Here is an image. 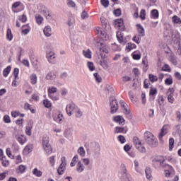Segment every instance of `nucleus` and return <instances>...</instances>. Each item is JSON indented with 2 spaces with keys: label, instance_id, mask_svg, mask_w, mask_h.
<instances>
[{
  "label": "nucleus",
  "instance_id": "nucleus-1",
  "mask_svg": "<svg viewBox=\"0 0 181 181\" xmlns=\"http://www.w3.org/2000/svg\"><path fill=\"white\" fill-rule=\"evenodd\" d=\"M144 141L147 145L151 146V148H156L159 145L158 139L151 133V132H146L144 133Z\"/></svg>",
  "mask_w": 181,
  "mask_h": 181
},
{
  "label": "nucleus",
  "instance_id": "nucleus-2",
  "mask_svg": "<svg viewBox=\"0 0 181 181\" xmlns=\"http://www.w3.org/2000/svg\"><path fill=\"white\" fill-rule=\"evenodd\" d=\"M49 142L50 140L49 139V136H44L42 138V146L47 155H50V153L53 152V149L52 148V146Z\"/></svg>",
  "mask_w": 181,
  "mask_h": 181
},
{
  "label": "nucleus",
  "instance_id": "nucleus-3",
  "mask_svg": "<svg viewBox=\"0 0 181 181\" xmlns=\"http://www.w3.org/2000/svg\"><path fill=\"white\" fill-rule=\"evenodd\" d=\"M153 165L156 169L160 168H166V164L165 163V158L162 156H158L153 160Z\"/></svg>",
  "mask_w": 181,
  "mask_h": 181
},
{
  "label": "nucleus",
  "instance_id": "nucleus-4",
  "mask_svg": "<svg viewBox=\"0 0 181 181\" xmlns=\"http://www.w3.org/2000/svg\"><path fill=\"white\" fill-rule=\"evenodd\" d=\"M78 107H77V105H76V104H74V103H70V104L67 105L66 107V114H68L69 117H71V115H73V114H75Z\"/></svg>",
  "mask_w": 181,
  "mask_h": 181
},
{
  "label": "nucleus",
  "instance_id": "nucleus-5",
  "mask_svg": "<svg viewBox=\"0 0 181 181\" xmlns=\"http://www.w3.org/2000/svg\"><path fill=\"white\" fill-rule=\"evenodd\" d=\"M168 129H169V125L165 124L162 127L160 133L158 134V139H159L160 144H163V136H165V135H166V134H168Z\"/></svg>",
  "mask_w": 181,
  "mask_h": 181
},
{
  "label": "nucleus",
  "instance_id": "nucleus-6",
  "mask_svg": "<svg viewBox=\"0 0 181 181\" xmlns=\"http://www.w3.org/2000/svg\"><path fill=\"white\" fill-rule=\"evenodd\" d=\"M110 105L111 108V113L115 114V112L118 111V102H117V100L110 99Z\"/></svg>",
  "mask_w": 181,
  "mask_h": 181
},
{
  "label": "nucleus",
  "instance_id": "nucleus-7",
  "mask_svg": "<svg viewBox=\"0 0 181 181\" xmlns=\"http://www.w3.org/2000/svg\"><path fill=\"white\" fill-rule=\"evenodd\" d=\"M54 121L57 122L58 124H63V119L64 117H63V114L60 113V112H56L53 116Z\"/></svg>",
  "mask_w": 181,
  "mask_h": 181
},
{
  "label": "nucleus",
  "instance_id": "nucleus-8",
  "mask_svg": "<svg viewBox=\"0 0 181 181\" xmlns=\"http://www.w3.org/2000/svg\"><path fill=\"white\" fill-rule=\"evenodd\" d=\"M168 101L170 104H173L175 103V98H173L174 93H175V89L174 88H169L168 90Z\"/></svg>",
  "mask_w": 181,
  "mask_h": 181
},
{
  "label": "nucleus",
  "instance_id": "nucleus-9",
  "mask_svg": "<svg viewBox=\"0 0 181 181\" xmlns=\"http://www.w3.org/2000/svg\"><path fill=\"white\" fill-rule=\"evenodd\" d=\"M46 57L49 63H54V59H56V54H54V52H50L47 54Z\"/></svg>",
  "mask_w": 181,
  "mask_h": 181
},
{
  "label": "nucleus",
  "instance_id": "nucleus-10",
  "mask_svg": "<svg viewBox=\"0 0 181 181\" xmlns=\"http://www.w3.org/2000/svg\"><path fill=\"white\" fill-rule=\"evenodd\" d=\"M156 94H158V89L155 87H151L149 91V96L152 100H155V97H156Z\"/></svg>",
  "mask_w": 181,
  "mask_h": 181
},
{
  "label": "nucleus",
  "instance_id": "nucleus-11",
  "mask_svg": "<svg viewBox=\"0 0 181 181\" xmlns=\"http://www.w3.org/2000/svg\"><path fill=\"white\" fill-rule=\"evenodd\" d=\"M16 139L19 142L21 145H24L27 141L26 136L23 135H18L16 136Z\"/></svg>",
  "mask_w": 181,
  "mask_h": 181
},
{
  "label": "nucleus",
  "instance_id": "nucleus-12",
  "mask_svg": "<svg viewBox=\"0 0 181 181\" xmlns=\"http://www.w3.org/2000/svg\"><path fill=\"white\" fill-rule=\"evenodd\" d=\"M136 26L139 36H141L142 37H144V36H145V29L141 24H137Z\"/></svg>",
  "mask_w": 181,
  "mask_h": 181
},
{
  "label": "nucleus",
  "instance_id": "nucleus-13",
  "mask_svg": "<svg viewBox=\"0 0 181 181\" xmlns=\"http://www.w3.org/2000/svg\"><path fill=\"white\" fill-rule=\"evenodd\" d=\"M86 169V166L81 163V161H78L76 164V172L78 173H81V172H83V170Z\"/></svg>",
  "mask_w": 181,
  "mask_h": 181
},
{
  "label": "nucleus",
  "instance_id": "nucleus-14",
  "mask_svg": "<svg viewBox=\"0 0 181 181\" xmlns=\"http://www.w3.org/2000/svg\"><path fill=\"white\" fill-rule=\"evenodd\" d=\"M114 122H117V124H119V125H124V124H125V119L122 116L115 117Z\"/></svg>",
  "mask_w": 181,
  "mask_h": 181
},
{
  "label": "nucleus",
  "instance_id": "nucleus-15",
  "mask_svg": "<svg viewBox=\"0 0 181 181\" xmlns=\"http://www.w3.org/2000/svg\"><path fill=\"white\" fill-rule=\"evenodd\" d=\"M100 53H106L107 54L110 52V48L105 44H101L100 47Z\"/></svg>",
  "mask_w": 181,
  "mask_h": 181
},
{
  "label": "nucleus",
  "instance_id": "nucleus-16",
  "mask_svg": "<svg viewBox=\"0 0 181 181\" xmlns=\"http://www.w3.org/2000/svg\"><path fill=\"white\" fill-rule=\"evenodd\" d=\"M122 181H132V178L131 177V175H129L128 173L122 174L121 177Z\"/></svg>",
  "mask_w": 181,
  "mask_h": 181
},
{
  "label": "nucleus",
  "instance_id": "nucleus-17",
  "mask_svg": "<svg viewBox=\"0 0 181 181\" xmlns=\"http://www.w3.org/2000/svg\"><path fill=\"white\" fill-rule=\"evenodd\" d=\"M44 35H45L47 37L52 36V28H50V26L47 25L44 28Z\"/></svg>",
  "mask_w": 181,
  "mask_h": 181
},
{
  "label": "nucleus",
  "instance_id": "nucleus-18",
  "mask_svg": "<svg viewBox=\"0 0 181 181\" xmlns=\"http://www.w3.org/2000/svg\"><path fill=\"white\" fill-rule=\"evenodd\" d=\"M116 36L119 43H122L123 45L125 44V41L124 40V37L122 36V33L121 31H117Z\"/></svg>",
  "mask_w": 181,
  "mask_h": 181
},
{
  "label": "nucleus",
  "instance_id": "nucleus-19",
  "mask_svg": "<svg viewBox=\"0 0 181 181\" xmlns=\"http://www.w3.org/2000/svg\"><path fill=\"white\" fill-rule=\"evenodd\" d=\"M124 114L127 116V118H128V119H132V117H133L132 113L131 112V110L128 108V106L124 107Z\"/></svg>",
  "mask_w": 181,
  "mask_h": 181
},
{
  "label": "nucleus",
  "instance_id": "nucleus-20",
  "mask_svg": "<svg viewBox=\"0 0 181 181\" xmlns=\"http://www.w3.org/2000/svg\"><path fill=\"white\" fill-rule=\"evenodd\" d=\"M146 177L148 180H152V172L151 171V168L147 167L145 170Z\"/></svg>",
  "mask_w": 181,
  "mask_h": 181
},
{
  "label": "nucleus",
  "instance_id": "nucleus-21",
  "mask_svg": "<svg viewBox=\"0 0 181 181\" xmlns=\"http://www.w3.org/2000/svg\"><path fill=\"white\" fill-rule=\"evenodd\" d=\"M30 80L31 84H33V86H35V84H37V76H36V74H32L30 76Z\"/></svg>",
  "mask_w": 181,
  "mask_h": 181
},
{
  "label": "nucleus",
  "instance_id": "nucleus-22",
  "mask_svg": "<svg viewBox=\"0 0 181 181\" xmlns=\"http://www.w3.org/2000/svg\"><path fill=\"white\" fill-rule=\"evenodd\" d=\"M33 128V126L32 124H28L25 127V134L26 135H28V136H30L32 135V129Z\"/></svg>",
  "mask_w": 181,
  "mask_h": 181
},
{
  "label": "nucleus",
  "instance_id": "nucleus-23",
  "mask_svg": "<svg viewBox=\"0 0 181 181\" xmlns=\"http://www.w3.org/2000/svg\"><path fill=\"white\" fill-rule=\"evenodd\" d=\"M21 6V1H16L12 4V11L14 13H18L19 10H17L16 8H19Z\"/></svg>",
  "mask_w": 181,
  "mask_h": 181
},
{
  "label": "nucleus",
  "instance_id": "nucleus-24",
  "mask_svg": "<svg viewBox=\"0 0 181 181\" xmlns=\"http://www.w3.org/2000/svg\"><path fill=\"white\" fill-rule=\"evenodd\" d=\"M151 18L153 19H158L159 18V11L156 9H153L151 11Z\"/></svg>",
  "mask_w": 181,
  "mask_h": 181
},
{
  "label": "nucleus",
  "instance_id": "nucleus-25",
  "mask_svg": "<svg viewBox=\"0 0 181 181\" xmlns=\"http://www.w3.org/2000/svg\"><path fill=\"white\" fill-rule=\"evenodd\" d=\"M6 39L8 40V42H11V40L13 39V35L12 34V30H11V28H8L7 30Z\"/></svg>",
  "mask_w": 181,
  "mask_h": 181
},
{
  "label": "nucleus",
  "instance_id": "nucleus-26",
  "mask_svg": "<svg viewBox=\"0 0 181 181\" xmlns=\"http://www.w3.org/2000/svg\"><path fill=\"white\" fill-rule=\"evenodd\" d=\"M24 109L26 110H29L33 114H35V112H36V110H35V109H33V107H32V105H30L28 103H25Z\"/></svg>",
  "mask_w": 181,
  "mask_h": 181
},
{
  "label": "nucleus",
  "instance_id": "nucleus-27",
  "mask_svg": "<svg viewBox=\"0 0 181 181\" xmlns=\"http://www.w3.org/2000/svg\"><path fill=\"white\" fill-rule=\"evenodd\" d=\"M64 136L68 139H70V138L73 136V130H71V129H66L64 132Z\"/></svg>",
  "mask_w": 181,
  "mask_h": 181
},
{
  "label": "nucleus",
  "instance_id": "nucleus-28",
  "mask_svg": "<svg viewBox=\"0 0 181 181\" xmlns=\"http://www.w3.org/2000/svg\"><path fill=\"white\" fill-rule=\"evenodd\" d=\"M115 25L116 28H122L124 26V20L123 19H117L115 21Z\"/></svg>",
  "mask_w": 181,
  "mask_h": 181
},
{
  "label": "nucleus",
  "instance_id": "nucleus-29",
  "mask_svg": "<svg viewBox=\"0 0 181 181\" xmlns=\"http://www.w3.org/2000/svg\"><path fill=\"white\" fill-rule=\"evenodd\" d=\"M32 149H33L32 145L29 144L25 147L23 152L25 155H29L32 152Z\"/></svg>",
  "mask_w": 181,
  "mask_h": 181
},
{
  "label": "nucleus",
  "instance_id": "nucleus-30",
  "mask_svg": "<svg viewBox=\"0 0 181 181\" xmlns=\"http://www.w3.org/2000/svg\"><path fill=\"white\" fill-rule=\"evenodd\" d=\"M77 153L82 158H84V156H86V150H84V147L83 146L78 148V149L77 150Z\"/></svg>",
  "mask_w": 181,
  "mask_h": 181
},
{
  "label": "nucleus",
  "instance_id": "nucleus-31",
  "mask_svg": "<svg viewBox=\"0 0 181 181\" xmlns=\"http://www.w3.org/2000/svg\"><path fill=\"white\" fill-rule=\"evenodd\" d=\"M83 54L86 59H91V50L90 49H84L83 50Z\"/></svg>",
  "mask_w": 181,
  "mask_h": 181
},
{
  "label": "nucleus",
  "instance_id": "nucleus-32",
  "mask_svg": "<svg viewBox=\"0 0 181 181\" xmlns=\"http://www.w3.org/2000/svg\"><path fill=\"white\" fill-rule=\"evenodd\" d=\"M100 66H102V67H103L105 69H108V62H107L106 59H102L100 61Z\"/></svg>",
  "mask_w": 181,
  "mask_h": 181
},
{
  "label": "nucleus",
  "instance_id": "nucleus-33",
  "mask_svg": "<svg viewBox=\"0 0 181 181\" xmlns=\"http://www.w3.org/2000/svg\"><path fill=\"white\" fill-rule=\"evenodd\" d=\"M33 175H34V176H37V177H40V176L42 175V171L39 170V169L34 168L33 170Z\"/></svg>",
  "mask_w": 181,
  "mask_h": 181
},
{
  "label": "nucleus",
  "instance_id": "nucleus-34",
  "mask_svg": "<svg viewBox=\"0 0 181 181\" xmlns=\"http://www.w3.org/2000/svg\"><path fill=\"white\" fill-rule=\"evenodd\" d=\"M48 96L53 101H57L59 100V95L56 94V93H48Z\"/></svg>",
  "mask_w": 181,
  "mask_h": 181
},
{
  "label": "nucleus",
  "instance_id": "nucleus-35",
  "mask_svg": "<svg viewBox=\"0 0 181 181\" xmlns=\"http://www.w3.org/2000/svg\"><path fill=\"white\" fill-rule=\"evenodd\" d=\"M56 78V74L53 72H49L46 76L47 80H54Z\"/></svg>",
  "mask_w": 181,
  "mask_h": 181
},
{
  "label": "nucleus",
  "instance_id": "nucleus-36",
  "mask_svg": "<svg viewBox=\"0 0 181 181\" xmlns=\"http://www.w3.org/2000/svg\"><path fill=\"white\" fill-rule=\"evenodd\" d=\"M125 131V128L116 127L114 130L115 134H122Z\"/></svg>",
  "mask_w": 181,
  "mask_h": 181
},
{
  "label": "nucleus",
  "instance_id": "nucleus-37",
  "mask_svg": "<svg viewBox=\"0 0 181 181\" xmlns=\"http://www.w3.org/2000/svg\"><path fill=\"white\" fill-rule=\"evenodd\" d=\"M146 11H145V9H142L140 11V15H139V18L140 19H141V21H145V19L146 18Z\"/></svg>",
  "mask_w": 181,
  "mask_h": 181
},
{
  "label": "nucleus",
  "instance_id": "nucleus-38",
  "mask_svg": "<svg viewBox=\"0 0 181 181\" xmlns=\"http://www.w3.org/2000/svg\"><path fill=\"white\" fill-rule=\"evenodd\" d=\"M25 170H26V166L20 165L18 169L17 170V173H25Z\"/></svg>",
  "mask_w": 181,
  "mask_h": 181
},
{
  "label": "nucleus",
  "instance_id": "nucleus-39",
  "mask_svg": "<svg viewBox=\"0 0 181 181\" xmlns=\"http://www.w3.org/2000/svg\"><path fill=\"white\" fill-rule=\"evenodd\" d=\"M35 20L37 25H42V22H43V17H42L40 15H36Z\"/></svg>",
  "mask_w": 181,
  "mask_h": 181
},
{
  "label": "nucleus",
  "instance_id": "nucleus-40",
  "mask_svg": "<svg viewBox=\"0 0 181 181\" xmlns=\"http://www.w3.org/2000/svg\"><path fill=\"white\" fill-rule=\"evenodd\" d=\"M11 73V66H7L4 71H3V75L4 77H8V75Z\"/></svg>",
  "mask_w": 181,
  "mask_h": 181
},
{
  "label": "nucleus",
  "instance_id": "nucleus-41",
  "mask_svg": "<svg viewBox=\"0 0 181 181\" xmlns=\"http://www.w3.org/2000/svg\"><path fill=\"white\" fill-rule=\"evenodd\" d=\"M175 146V139L173 138H170L169 139V149L172 151Z\"/></svg>",
  "mask_w": 181,
  "mask_h": 181
},
{
  "label": "nucleus",
  "instance_id": "nucleus-42",
  "mask_svg": "<svg viewBox=\"0 0 181 181\" xmlns=\"http://www.w3.org/2000/svg\"><path fill=\"white\" fill-rule=\"evenodd\" d=\"M136 149H138V151H139V152H141V153H145L146 152V148H145L144 147V146H142V144L136 146Z\"/></svg>",
  "mask_w": 181,
  "mask_h": 181
},
{
  "label": "nucleus",
  "instance_id": "nucleus-43",
  "mask_svg": "<svg viewBox=\"0 0 181 181\" xmlns=\"http://www.w3.org/2000/svg\"><path fill=\"white\" fill-rule=\"evenodd\" d=\"M42 15L47 18V19H50V13H49V11L47 8H45L42 11Z\"/></svg>",
  "mask_w": 181,
  "mask_h": 181
},
{
  "label": "nucleus",
  "instance_id": "nucleus-44",
  "mask_svg": "<svg viewBox=\"0 0 181 181\" xmlns=\"http://www.w3.org/2000/svg\"><path fill=\"white\" fill-rule=\"evenodd\" d=\"M13 76L15 80H19V69L15 68L13 71Z\"/></svg>",
  "mask_w": 181,
  "mask_h": 181
},
{
  "label": "nucleus",
  "instance_id": "nucleus-45",
  "mask_svg": "<svg viewBox=\"0 0 181 181\" xmlns=\"http://www.w3.org/2000/svg\"><path fill=\"white\" fill-rule=\"evenodd\" d=\"M56 156H52L49 158V162L51 166H54V163H56V160H54Z\"/></svg>",
  "mask_w": 181,
  "mask_h": 181
},
{
  "label": "nucleus",
  "instance_id": "nucleus-46",
  "mask_svg": "<svg viewBox=\"0 0 181 181\" xmlns=\"http://www.w3.org/2000/svg\"><path fill=\"white\" fill-rule=\"evenodd\" d=\"M161 70L163 71H168V73H170L172 71V69H170V66H169L168 64H164V66L161 68Z\"/></svg>",
  "mask_w": 181,
  "mask_h": 181
},
{
  "label": "nucleus",
  "instance_id": "nucleus-47",
  "mask_svg": "<svg viewBox=\"0 0 181 181\" xmlns=\"http://www.w3.org/2000/svg\"><path fill=\"white\" fill-rule=\"evenodd\" d=\"M149 80L151 83L158 81V77L153 74H149Z\"/></svg>",
  "mask_w": 181,
  "mask_h": 181
},
{
  "label": "nucleus",
  "instance_id": "nucleus-48",
  "mask_svg": "<svg viewBox=\"0 0 181 181\" xmlns=\"http://www.w3.org/2000/svg\"><path fill=\"white\" fill-rule=\"evenodd\" d=\"M173 21L174 22V23H178L179 25H180V23H181V18H179L177 16H174L173 17Z\"/></svg>",
  "mask_w": 181,
  "mask_h": 181
},
{
  "label": "nucleus",
  "instance_id": "nucleus-49",
  "mask_svg": "<svg viewBox=\"0 0 181 181\" xmlns=\"http://www.w3.org/2000/svg\"><path fill=\"white\" fill-rule=\"evenodd\" d=\"M53 93H57V88L52 86L48 88V94H53Z\"/></svg>",
  "mask_w": 181,
  "mask_h": 181
},
{
  "label": "nucleus",
  "instance_id": "nucleus-50",
  "mask_svg": "<svg viewBox=\"0 0 181 181\" xmlns=\"http://www.w3.org/2000/svg\"><path fill=\"white\" fill-rule=\"evenodd\" d=\"M117 140L119 141V142H120L121 144H125V142L127 141V139H125V136H122V135H119L117 136Z\"/></svg>",
  "mask_w": 181,
  "mask_h": 181
},
{
  "label": "nucleus",
  "instance_id": "nucleus-51",
  "mask_svg": "<svg viewBox=\"0 0 181 181\" xmlns=\"http://www.w3.org/2000/svg\"><path fill=\"white\" fill-rule=\"evenodd\" d=\"M87 66L90 71H94V70H95V67L93 62H88Z\"/></svg>",
  "mask_w": 181,
  "mask_h": 181
},
{
  "label": "nucleus",
  "instance_id": "nucleus-52",
  "mask_svg": "<svg viewBox=\"0 0 181 181\" xmlns=\"http://www.w3.org/2000/svg\"><path fill=\"white\" fill-rule=\"evenodd\" d=\"M75 114L76 118H81V117H83V112L78 107H77V110L75 111Z\"/></svg>",
  "mask_w": 181,
  "mask_h": 181
},
{
  "label": "nucleus",
  "instance_id": "nucleus-53",
  "mask_svg": "<svg viewBox=\"0 0 181 181\" xmlns=\"http://www.w3.org/2000/svg\"><path fill=\"white\" fill-rule=\"evenodd\" d=\"M134 141V144L136 148V146H139V145H141L142 143L141 142V141L139 140V139H138V137H134L133 139Z\"/></svg>",
  "mask_w": 181,
  "mask_h": 181
},
{
  "label": "nucleus",
  "instance_id": "nucleus-54",
  "mask_svg": "<svg viewBox=\"0 0 181 181\" xmlns=\"http://www.w3.org/2000/svg\"><path fill=\"white\" fill-rule=\"evenodd\" d=\"M134 163V169H135L136 172H137V173H139V172H140L139 162H138V160H135Z\"/></svg>",
  "mask_w": 181,
  "mask_h": 181
},
{
  "label": "nucleus",
  "instance_id": "nucleus-55",
  "mask_svg": "<svg viewBox=\"0 0 181 181\" xmlns=\"http://www.w3.org/2000/svg\"><path fill=\"white\" fill-rule=\"evenodd\" d=\"M3 119L6 124H11V117H9V115H4Z\"/></svg>",
  "mask_w": 181,
  "mask_h": 181
},
{
  "label": "nucleus",
  "instance_id": "nucleus-56",
  "mask_svg": "<svg viewBox=\"0 0 181 181\" xmlns=\"http://www.w3.org/2000/svg\"><path fill=\"white\" fill-rule=\"evenodd\" d=\"M133 40L134 42H135V43H137V45H139V43H141V35L134 36L133 37Z\"/></svg>",
  "mask_w": 181,
  "mask_h": 181
},
{
  "label": "nucleus",
  "instance_id": "nucleus-57",
  "mask_svg": "<svg viewBox=\"0 0 181 181\" xmlns=\"http://www.w3.org/2000/svg\"><path fill=\"white\" fill-rule=\"evenodd\" d=\"M93 76H94L95 81H97V83H101L103 79L100 77V76L98 75V73L93 74Z\"/></svg>",
  "mask_w": 181,
  "mask_h": 181
},
{
  "label": "nucleus",
  "instance_id": "nucleus-58",
  "mask_svg": "<svg viewBox=\"0 0 181 181\" xmlns=\"http://www.w3.org/2000/svg\"><path fill=\"white\" fill-rule=\"evenodd\" d=\"M43 104L46 108H50V107H52V103L49 101V100H45Z\"/></svg>",
  "mask_w": 181,
  "mask_h": 181
},
{
  "label": "nucleus",
  "instance_id": "nucleus-59",
  "mask_svg": "<svg viewBox=\"0 0 181 181\" xmlns=\"http://www.w3.org/2000/svg\"><path fill=\"white\" fill-rule=\"evenodd\" d=\"M120 168L122 170V175H123V173H128V172H127V166L125 164H121Z\"/></svg>",
  "mask_w": 181,
  "mask_h": 181
},
{
  "label": "nucleus",
  "instance_id": "nucleus-60",
  "mask_svg": "<svg viewBox=\"0 0 181 181\" xmlns=\"http://www.w3.org/2000/svg\"><path fill=\"white\" fill-rule=\"evenodd\" d=\"M100 2L105 8H108V5H110V1L108 0H101Z\"/></svg>",
  "mask_w": 181,
  "mask_h": 181
},
{
  "label": "nucleus",
  "instance_id": "nucleus-61",
  "mask_svg": "<svg viewBox=\"0 0 181 181\" xmlns=\"http://www.w3.org/2000/svg\"><path fill=\"white\" fill-rule=\"evenodd\" d=\"M19 21H21V22H23V23H25V22L28 21V18L26 17V15L23 14L21 16H20Z\"/></svg>",
  "mask_w": 181,
  "mask_h": 181
},
{
  "label": "nucleus",
  "instance_id": "nucleus-62",
  "mask_svg": "<svg viewBox=\"0 0 181 181\" xmlns=\"http://www.w3.org/2000/svg\"><path fill=\"white\" fill-rule=\"evenodd\" d=\"M74 18H70L68 21V25L70 28L74 26Z\"/></svg>",
  "mask_w": 181,
  "mask_h": 181
},
{
  "label": "nucleus",
  "instance_id": "nucleus-63",
  "mask_svg": "<svg viewBox=\"0 0 181 181\" xmlns=\"http://www.w3.org/2000/svg\"><path fill=\"white\" fill-rule=\"evenodd\" d=\"M100 21H101L102 26H103V28H107V20H105L104 17H102L100 18Z\"/></svg>",
  "mask_w": 181,
  "mask_h": 181
},
{
  "label": "nucleus",
  "instance_id": "nucleus-64",
  "mask_svg": "<svg viewBox=\"0 0 181 181\" xmlns=\"http://www.w3.org/2000/svg\"><path fill=\"white\" fill-rule=\"evenodd\" d=\"M115 16H121V8H117L113 11Z\"/></svg>",
  "mask_w": 181,
  "mask_h": 181
}]
</instances>
